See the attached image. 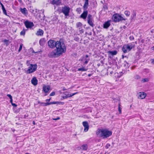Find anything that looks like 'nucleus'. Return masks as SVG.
I'll return each instance as SVG.
<instances>
[{
	"mask_svg": "<svg viewBox=\"0 0 154 154\" xmlns=\"http://www.w3.org/2000/svg\"><path fill=\"white\" fill-rule=\"evenodd\" d=\"M66 89L64 87H63V89H62V90L63 91H65L66 90Z\"/></svg>",
	"mask_w": 154,
	"mask_h": 154,
	"instance_id": "53",
	"label": "nucleus"
},
{
	"mask_svg": "<svg viewBox=\"0 0 154 154\" xmlns=\"http://www.w3.org/2000/svg\"><path fill=\"white\" fill-rule=\"evenodd\" d=\"M76 11L79 13H80L81 12V9L80 8H77L76 9Z\"/></svg>",
	"mask_w": 154,
	"mask_h": 154,
	"instance_id": "35",
	"label": "nucleus"
},
{
	"mask_svg": "<svg viewBox=\"0 0 154 154\" xmlns=\"http://www.w3.org/2000/svg\"><path fill=\"white\" fill-rule=\"evenodd\" d=\"M27 29H23V30L20 32V35H24L25 34L26 31L27 30Z\"/></svg>",
	"mask_w": 154,
	"mask_h": 154,
	"instance_id": "30",
	"label": "nucleus"
},
{
	"mask_svg": "<svg viewBox=\"0 0 154 154\" xmlns=\"http://www.w3.org/2000/svg\"><path fill=\"white\" fill-rule=\"evenodd\" d=\"M82 124L84 127V131L85 132H87L89 129V125L87 121H84L82 122Z\"/></svg>",
	"mask_w": 154,
	"mask_h": 154,
	"instance_id": "11",
	"label": "nucleus"
},
{
	"mask_svg": "<svg viewBox=\"0 0 154 154\" xmlns=\"http://www.w3.org/2000/svg\"><path fill=\"white\" fill-rule=\"evenodd\" d=\"M112 19L115 22H119L122 20H125L127 19L122 17V15H119L118 14H114L112 17Z\"/></svg>",
	"mask_w": 154,
	"mask_h": 154,
	"instance_id": "4",
	"label": "nucleus"
},
{
	"mask_svg": "<svg viewBox=\"0 0 154 154\" xmlns=\"http://www.w3.org/2000/svg\"><path fill=\"white\" fill-rule=\"evenodd\" d=\"M129 39L131 40H132L134 39V38L133 36H130L129 37Z\"/></svg>",
	"mask_w": 154,
	"mask_h": 154,
	"instance_id": "41",
	"label": "nucleus"
},
{
	"mask_svg": "<svg viewBox=\"0 0 154 154\" xmlns=\"http://www.w3.org/2000/svg\"><path fill=\"white\" fill-rule=\"evenodd\" d=\"M92 74H89L88 75V77H90L91 75H92Z\"/></svg>",
	"mask_w": 154,
	"mask_h": 154,
	"instance_id": "56",
	"label": "nucleus"
},
{
	"mask_svg": "<svg viewBox=\"0 0 154 154\" xmlns=\"http://www.w3.org/2000/svg\"><path fill=\"white\" fill-rule=\"evenodd\" d=\"M134 47V45L132 43L125 44L122 48V50L124 53H126L130 51Z\"/></svg>",
	"mask_w": 154,
	"mask_h": 154,
	"instance_id": "3",
	"label": "nucleus"
},
{
	"mask_svg": "<svg viewBox=\"0 0 154 154\" xmlns=\"http://www.w3.org/2000/svg\"><path fill=\"white\" fill-rule=\"evenodd\" d=\"M10 102L11 103V104H12L13 103V100L12 98L11 99H10Z\"/></svg>",
	"mask_w": 154,
	"mask_h": 154,
	"instance_id": "50",
	"label": "nucleus"
},
{
	"mask_svg": "<svg viewBox=\"0 0 154 154\" xmlns=\"http://www.w3.org/2000/svg\"><path fill=\"white\" fill-rule=\"evenodd\" d=\"M92 20V16L90 14H88L87 17L88 23L90 26L93 27L94 26V24L93 23Z\"/></svg>",
	"mask_w": 154,
	"mask_h": 154,
	"instance_id": "7",
	"label": "nucleus"
},
{
	"mask_svg": "<svg viewBox=\"0 0 154 154\" xmlns=\"http://www.w3.org/2000/svg\"><path fill=\"white\" fill-rule=\"evenodd\" d=\"M57 104H60L62 105H63L65 103L64 102H59L57 101Z\"/></svg>",
	"mask_w": 154,
	"mask_h": 154,
	"instance_id": "39",
	"label": "nucleus"
},
{
	"mask_svg": "<svg viewBox=\"0 0 154 154\" xmlns=\"http://www.w3.org/2000/svg\"><path fill=\"white\" fill-rule=\"evenodd\" d=\"M23 45L21 44L20 45V47L18 50V51L20 52L22 49Z\"/></svg>",
	"mask_w": 154,
	"mask_h": 154,
	"instance_id": "36",
	"label": "nucleus"
},
{
	"mask_svg": "<svg viewBox=\"0 0 154 154\" xmlns=\"http://www.w3.org/2000/svg\"><path fill=\"white\" fill-rule=\"evenodd\" d=\"M31 82L32 84H33L35 86L37 84L38 80H37L36 78L34 77H33L31 80Z\"/></svg>",
	"mask_w": 154,
	"mask_h": 154,
	"instance_id": "15",
	"label": "nucleus"
},
{
	"mask_svg": "<svg viewBox=\"0 0 154 154\" xmlns=\"http://www.w3.org/2000/svg\"><path fill=\"white\" fill-rule=\"evenodd\" d=\"M44 33L43 31L41 29H39L38 31H37L36 34L37 36H42L43 35Z\"/></svg>",
	"mask_w": 154,
	"mask_h": 154,
	"instance_id": "17",
	"label": "nucleus"
},
{
	"mask_svg": "<svg viewBox=\"0 0 154 154\" xmlns=\"http://www.w3.org/2000/svg\"><path fill=\"white\" fill-rule=\"evenodd\" d=\"M42 103L41 104V105H42L43 106H48V105H46V103H47V102L46 103H45L44 102H42Z\"/></svg>",
	"mask_w": 154,
	"mask_h": 154,
	"instance_id": "44",
	"label": "nucleus"
},
{
	"mask_svg": "<svg viewBox=\"0 0 154 154\" xmlns=\"http://www.w3.org/2000/svg\"><path fill=\"white\" fill-rule=\"evenodd\" d=\"M103 8L105 9L106 8L107 9V7L105 5L103 6Z\"/></svg>",
	"mask_w": 154,
	"mask_h": 154,
	"instance_id": "57",
	"label": "nucleus"
},
{
	"mask_svg": "<svg viewBox=\"0 0 154 154\" xmlns=\"http://www.w3.org/2000/svg\"><path fill=\"white\" fill-rule=\"evenodd\" d=\"M108 54V57L112 59L113 56L116 54L117 52L116 50L113 51H109L107 52Z\"/></svg>",
	"mask_w": 154,
	"mask_h": 154,
	"instance_id": "9",
	"label": "nucleus"
},
{
	"mask_svg": "<svg viewBox=\"0 0 154 154\" xmlns=\"http://www.w3.org/2000/svg\"><path fill=\"white\" fill-rule=\"evenodd\" d=\"M79 39V38L78 37H75L74 38V40L76 41H78Z\"/></svg>",
	"mask_w": 154,
	"mask_h": 154,
	"instance_id": "37",
	"label": "nucleus"
},
{
	"mask_svg": "<svg viewBox=\"0 0 154 154\" xmlns=\"http://www.w3.org/2000/svg\"><path fill=\"white\" fill-rule=\"evenodd\" d=\"M39 52V51H37L36 52H35L33 50L32 53H35Z\"/></svg>",
	"mask_w": 154,
	"mask_h": 154,
	"instance_id": "55",
	"label": "nucleus"
},
{
	"mask_svg": "<svg viewBox=\"0 0 154 154\" xmlns=\"http://www.w3.org/2000/svg\"><path fill=\"white\" fill-rule=\"evenodd\" d=\"M112 132L106 129H99L97 134L100 137H103V138H106L112 135Z\"/></svg>",
	"mask_w": 154,
	"mask_h": 154,
	"instance_id": "2",
	"label": "nucleus"
},
{
	"mask_svg": "<svg viewBox=\"0 0 154 154\" xmlns=\"http://www.w3.org/2000/svg\"><path fill=\"white\" fill-rule=\"evenodd\" d=\"M110 20H108L105 22L103 24V28L104 29L108 28L110 26Z\"/></svg>",
	"mask_w": 154,
	"mask_h": 154,
	"instance_id": "14",
	"label": "nucleus"
},
{
	"mask_svg": "<svg viewBox=\"0 0 154 154\" xmlns=\"http://www.w3.org/2000/svg\"><path fill=\"white\" fill-rule=\"evenodd\" d=\"M141 42L142 43H144V39H142L141 40Z\"/></svg>",
	"mask_w": 154,
	"mask_h": 154,
	"instance_id": "51",
	"label": "nucleus"
},
{
	"mask_svg": "<svg viewBox=\"0 0 154 154\" xmlns=\"http://www.w3.org/2000/svg\"><path fill=\"white\" fill-rule=\"evenodd\" d=\"M60 119V118L59 117H58L56 118H53V120H59Z\"/></svg>",
	"mask_w": 154,
	"mask_h": 154,
	"instance_id": "47",
	"label": "nucleus"
},
{
	"mask_svg": "<svg viewBox=\"0 0 154 154\" xmlns=\"http://www.w3.org/2000/svg\"><path fill=\"white\" fill-rule=\"evenodd\" d=\"M20 10L21 12L24 14L26 15L28 14L27 10L25 8H20Z\"/></svg>",
	"mask_w": 154,
	"mask_h": 154,
	"instance_id": "18",
	"label": "nucleus"
},
{
	"mask_svg": "<svg viewBox=\"0 0 154 154\" xmlns=\"http://www.w3.org/2000/svg\"><path fill=\"white\" fill-rule=\"evenodd\" d=\"M122 59H120L119 61H118V63L119 64V63H120L121 62V60H122Z\"/></svg>",
	"mask_w": 154,
	"mask_h": 154,
	"instance_id": "52",
	"label": "nucleus"
},
{
	"mask_svg": "<svg viewBox=\"0 0 154 154\" xmlns=\"http://www.w3.org/2000/svg\"><path fill=\"white\" fill-rule=\"evenodd\" d=\"M87 69H86L85 67H83L82 68H79L77 71H86L87 70Z\"/></svg>",
	"mask_w": 154,
	"mask_h": 154,
	"instance_id": "28",
	"label": "nucleus"
},
{
	"mask_svg": "<svg viewBox=\"0 0 154 154\" xmlns=\"http://www.w3.org/2000/svg\"><path fill=\"white\" fill-rule=\"evenodd\" d=\"M79 32H80V33H81V34H82V33L84 32V30L83 29H81L80 30H79Z\"/></svg>",
	"mask_w": 154,
	"mask_h": 154,
	"instance_id": "45",
	"label": "nucleus"
},
{
	"mask_svg": "<svg viewBox=\"0 0 154 154\" xmlns=\"http://www.w3.org/2000/svg\"><path fill=\"white\" fill-rule=\"evenodd\" d=\"M38 104H40L41 105V103H42V102H40V101H38Z\"/></svg>",
	"mask_w": 154,
	"mask_h": 154,
	"instance_id": "58",
	"label": "nucleus"
},
{
	"mask_svg": "<svg viewBox=\"0 0 154 154\" xmlns=\"http://www.w3.org/2000/svg\"><path fill=\"white\" fill-rule=\"evenodd\" d=\"M92 33L91 32H90L88 34V35H92Z\"/></svg>",
	"mask_w": 154,
	"mask_h": 154,
	"instance_id": "54",
	"label": "nucleus"
},
{
	"mask_svg": "<svg viewBox=\"0 0 154 154\" xmlns=\"http://www.w3.org/2000/svg\"><path fill=\"white\" fill-rule=\"evenodd\" d=\"M1 5L2 6V8L3 14L6 15L8 16L7 13V11L6 10L3 5L1 2Z\"/></svg>",
	"mask_w": 154,
	"mask_h": 154,
	"instance_id": "19",
	"label": "nucleus"
},
{
	"mask_svg": "<svg viewBox=\"0 0 154 154\" xmlns=\"http://www.w3.org/2000/svg\"><path fill=\"white\" fill-rule=\"evenodd\" d=\"M139 98L140 99H143L146 96V94L144 92H140L138 93Z\"/></svg>",
	"mask_w": 154,
	"mask_h": 154,
	"instance_id": "13",
	"label": "nucleus"
},
{
	"mask_svg": "<svg viewBox=\"0 0 154 154\" xmlns=\"http://www.w3.org/2000/svg\"><path fill=\"white\" fill-rule=\"evenodd\" d=\"M57 101H53L50 102H47L46 103V105H49L51 104H54L57 103Z\"/></svg>",
	"mask_w": 154,
	"mask_h": 154,
	"instance_id": "27",
	"label": "nucleus"
},
{
	"mask_svg": "<svg viewBox=\"0 0 154 154\" xmlns=\"http://www.w3.org/2000/svg\"><path fill=\"white\" fill-rule=\"evenodd\" d=\"M48 46L51 48H56V52L52 51L48 54L49 57H56L60 56L63 53L66 52V48L65 44L60 40L56 42L54 40L50 39L48 42Z\"/></svg>",
	"mask_w": 154,
	"mask_h": 154,
	"instance_id": "1",
	"label": "nucleus"
},
{
	"mask_svg": "<svg viewBox=\"0 0 154 154\" xmlns=\"http://www.w3.org/2000/svg\"><path fill=\"white\" fill-rule=\"evenodd\" d=\"M110 146V145L109 143H107L106 144V146H105V147L106 149H108L109 147Z\"/></svg>",
	"mask_w": 154,
	"mask_h": 154,
	"instance_id": "40",
	"label": "nucleus"
},
{
	"mask_svg": "<svg viewBox=\"0 0 154 154\" xmlns=\"http://www.w3.org/2000/svg\"><path fill=\"white\" fill-rule=\"evenodd\" d=\"M32 13H33V12L34 11V10H32L31 11H30Z\"/></svg>",
	"mask_w": 154,
	"mask_h": 154,
	"instance_id": "64",
	"label": "nucleus"
},
{
	"mask_svg": "<svg viewBox=\"0 0 154 154\" xmlns=\"http://www.w3.org/2000/svg\"><path fill=\"white\" fill-rule=\"evenodd\" d=\"M55 92L54 91H53L50 94L49 96H54L55 95Z\"/></svg>",
	"mask_w": 154,
	"mask_h": 154,
	"instance_id": "38",
	"label": "nucleus"
},
{
	"mask_svg": "<svg viewBox=\"0 0 154 154\" xmlns=\"http://www.w3.org/2000/svg\"><path fill=\"white\" fill-rule=\"evenodd\" d=\"M60 0H51V3L53 4H58L59 1Z\"/></svg>",
	"mask_w": 154,
	"mask_h": 154,
	"instance_id": "25",
	"label": "nucleus"
},
{
	"mask_svg": "<svg viewBox=\"0 0 154 154\" xmlns=\"http://www.w3.org/2000/svg\"><path fill=\"white\" fill-rule=\"evenodd\" d=\"M149 81V79L148 78L143 79L141 80V82H148Z\"/></svg>",
	"mask_w": 154,
	"mask_h": 154,
	"instance_id": "31",
	"label": "nucleus"
},
{
	"mask_svg": "<svg viewBox=\"0 0 154 154\" xmlns=\"http://www.w3.org/2000/svg\"><path fill=\"white\" fill-rule=\"evenodd\" d=\"M66 92H64L63 93V94H64L65 95H67V94H66Z\"/></svg>",
	"mask_w": 154,
	"mask_h": 154,
	"instance_id": "60",
	"label": "nucleus"
},
{
	"mask_svg": "<svg viewBox=\"0 0 154 154\" xmlns=\"http://www.w3.org/2000/svg\"><path fill=\"white\" fill-rule=\"evenodd\" d=\"M76 25L77 27H80L82 26V24L81 23L79 22L76 23Z\"/></svg>",
	"mask_w": 154,
	"mask_h": 154,
	"instance_id": "32",
	"label": "nucleus"
},
{
	"mask_svg": "<svg viewBox=\"0 0 154 154\" xmlns=\"http://www.w3.org/2000/svg\"><path fill=\"white\" fill-rule=\"evenodd\" d=\"M51 98H50L49 99H47L45 100V101L47 102H48L50 101L51 100Z\"/></svg>",
	"mask_w": 154,
	"mask_h": 154,
	"instance_id": "46",
	"label": "nucleus"
},
{
	"mask_svg": "<svg viewBox=\"0 0 154 154\" xmlns=\"http://www.w3.org/2000/svg\"><path fill=\"white\" fill-rule=\"evenodd\" d=\"M122 59H123L124 58H128V57H127V56H124L123 55H122Z\"/></svg>",
	"mask_w": 154,
	"mask_h": 154,
	"instance_id": "49",
	"label": "nucleus"
},
{
	"mask_svg": "<svg viewBox=\"0 0 154 154\" xmlns=\"http://www.w3.org/2000/svg\"><path fill=\"white\" fill-rule=\"evenodd\" d=\"M88 146L87 144H83L81 146V148L82 150H86Z\"/></svg>",
	"mask_w": 154,
	"mask_h": 154,
	"instance_id": "24",
	"label": "nucleus"
},
{
	"mask_svg": "<svg viewBox=\"0 0 154 154\" xmlns=\"http://www.w3.org/2000/svg\"><path fill=\"white\" fill-rule=\"evenodd\" d=\"M124 14L126 17H129L130 14V12L128 11H125L124 12Z\"/></svg>",
	"mask_w": 154,
	"mask_h": 154,
	"instance_id": "29",
	"label": "nucleus"
},
{
	"mask_svg": "<svg viewBox=\"0 0 154 154\" xmlns=\"http://www.w3.org/2000/svg\"><path fill=\"white\" fill-rule=\"evenodd\" d=\"M13 106H14L15 107H17V105L14 103H12V104H11Z\"/></svg>",
	"mask_w": 154,
	"mask_h": 154,
	"instance_id": "48",
	"label": "nucleus"
},
{
	"mask_svg": "<svg viewBox=\"0 0 154 154\" xmlns=\"http://www.w3.org/2000/svg\"><path fill=\"white\" fill-rule=\"evenodd\" d=\"M7 96H8V97H9L10 98V99H11L12 98V96L11 94H8L7 95Z\"/></svg>",
	"mask_w": 154,
	"mask_h": 154,
	"instance_id": "43",
	"label": "nucleus"
},
{
	"mask_svg": "<svg viewBox=\"0 0 154 154\" xmlns=\"http://www.w3.org/2000/svg\"><path fill=\"white\" fill-rule=\"evenodd\" d=\"M77 93L78 92H76L74 93L68 94L66 95V96L67 97V98L69 97H72Z\"/></svg>",
	"mask_w": 154,
	"mask_h": 154,
	"instance_id": "26",
	"label": "nucleus"
},
{
	"mask_svg": "<svg viewBox=\"0 0 154 154\" xmlns=\"http://www.w3.org/2000/svg\"><path fill=\"white\" fill-rule=\"evenodd\" d=\"M24 24L26 27L27 28H31L34 26L33 22L29 21L27 20L24 22Z\"/></svg>",
	"mask_w": 154,
	"mask_h": 154,
	"instance_id": "8",
	"label": "nucleus"
},
{
	"mask_svg": "<svg viewBox=\"0 0 154 154\" xmlns=\"http://www.w3.org/2000/svg\"><path fill=\"white\" fill-rule=\"evenodd\" d=\"M32 124L34 125H35V122L34 121H33V122H32Z\"/></svg>",
	"mask_w": 154,
	"mask_h": 154,
	"instance_id": "59",
	"label": "nucleus"
},
{
	"mask_svg": "<svg viewBox=\"0 0 154 154\" xmlns=\"http://www.w3.org/2000/svg\"><path fill=\"white\" fill-rule=\"evenodd\" d=\"M2 42L4 43V45H5L6 46H8L10 43V42L9 40L6 39H5L3 40H2Z\"/></svg>",
	"mask_w": 154,
	"mask_h": 154,
	"instance_id": "20",
	"label": "nucleus"
},
{
	"mask_svg": "<svg viewBox=\"0 0 154 154\" xmlns=\"http://www.w3.org/2000/svg\"><path fill=\"white\" fill-rule=\"evenodd\" d=\"M121 105L120 103L118 105V110L119 112V114H121L122 113V108L120 107Z\"/></svg>",
	"mask_w": 154,
	"mask_h": 154,
	"instance_id": "34",
	"label": "nucleus"
},
{
	"mask_svg": "<svg viewBox=\"0 0 154 154\" xmlns=\"http://www.w3.org/2000/svg\"><path fill=\"white\" fill-rule=\"evenodd\" d=\"M152 50H154V46L152 48Z\"/></svg>",
	"mask_w": 154,
	"mask_h": 154,
	"instance_id": "63",
	"label": "nucleus"
},
{
	"mask_svg": "<svg viewBox=\"0 0 154 154\" xmlns=\"http://www.w3.org/2000/svg\"><path fill=\"white\" fill-rule=\"evenodd\" d=\"M88 4V0H85V2L83 6L84 10H85L87 9Z\"/></svg>",
	"mask_w": 154,
	"mask_h": 154,
	"instance_id": "16",
	"label": "nucleus"
},
{
	"mask_svg": "<svg viewBox=\"0 0 154 154\" xmlns=\"http://www.w3.org/2000/svg\"><path fill=\"white\" fill-rule=\"evenodd\" d=\"M88 11L86 10H84L83 13L80 16V17L84 19H85L88 15Z\"/></svg>",
	"mask_w": 154,
	"mask_h": 154,
	"instance_id": "12",
	"label": "nucleus"
},
{
	"mask_svg": "<svg viewBox=\"0 0 154 154\" xmlns=\"http://www.w3.org/2000/svg\"><path fill=\"white\" fill-rule=\"evenodd\" d=\"M90 60V59H84V63L85 64H87L88 63V61Z\"/></svg>",
	"mask_w": 154,
	"mask_h": 154,
	"instance_id": "33",
	"label": "nucleus"
},
{
	"mask_svg": "<svg viewBox=\"0 0 154 154\" xmlns=\"http://www.w3.org/2000/svg\"><path fill=\"white\" fill-rule=\"evenodd\" d=\"M117 59V57H116V59H114L113 60V61L114 60V61H115Z\"/></svg>",
	"mask_w": 154,
	"mask_h": 154,
	"instance_id": "61",
	"label": "nucleus"
},
{
	"mask_svg": "<svg viewBox=\"0 0 154 154\" xmlns=\"http://www.w3.org/2000/svg\"><path fill=\"white\" fill-rule=\"evenodd\" d=\"M152 63H153L154 64V59L152 60Z\"/></svg>",
	"mask_w": 154,
	"mask_h": 154,
	"instance_id": "62",
	"label": "nucleus"
},
{
	"mask_svg": "<svg viewBox=\"0 0 154 154\" xmlns=\"http://www.w3.org/2000/svg\"><path fill=\"white\" fill-rule=\"evenodd\" d=\"M70 8L67 6L65 5L62 7L61 11L65 16H68L69 15Z\"/></svg>",
	"mask_w": 154,
	"mask_h": 154,
	"instance_id": "6",
	"label": "nucleus"
},
{
	"mask_svg": "<svg viewBox=\"0 0 154 154\" xmlns=\"http://www.w3.org/2000/svg\"><path fill=\"white\" fill-rule=\"evenodd\" d=\"M50 87L49 86L47 87L45 85H44L43 86L42 91L45 93L44 95V96L47 95V93H49V91L50 89Z\"/></svg>",
	"mask_w": 154,
	"mask_h": 154,
	"instance_id": "10",
	"label": "nucleus"
},
{
	"mask_svg": "<svg viewBox=\"0 0 154 154\" xmlns=\"http://www.w3.org/2000/svg\"><path fill=\"white\" fill-rule=\"evenodd\" d=\"M45 38H43L40 40L39 41V43L41 46H43L44 45L45 41Z\"/></svg>",
	"mask_w": 154,
	"mask_h": 154,
	"instance_id": "22",
	"label": "nucleus"
},
{
	"mask_svg": "<svg viewBox=\"0 0 154 154\" xmlns=\"http://www.w3.org/2000/svg\"><path fill=\"white\" fill-rule=\"evenodd\" d=\"M30 66H29V69L26 71V73L27 74H30L35 72L37 67L36 64H30Z\"/></svg>",
	"mask_w": 154,
	"mask_h": 154,
	"instance_id": "5",
	"label": "nucleus"
},
{
	"mask_svg": "<svg viewBox=\"0 0 154 154\" xmlns=\"http://www.w3.org/2000/svg\"><path fill=\"white\" fill-rule=\"evenodd\" d=\"M136 11H135L133 10V13L132 14V16L131 17V20H132L134 18H135L136 17Z\"/></svg>",
	"mask_w": 154,
	"mask_h": 154,
	"instance_id": "23",
	"label": "nucleus"
},
{
	"mask_svg": "<svg viewBox=\"0 0 154 154\" xmlns=\"http://www.w3.org/2000/svg\"><path fill=\"white\" fill-rule=\"evenodd\" d=\"M85 59H89L88 55L87 54L85 56H83L79 60V61H83Z\"/></svg>",
	"mask_w": 154,
	"mask_h": 154,
	"instance_id": "21",
	"label": "nucleus"
},
{
	"mask_svg": "<svg viewBox=\"0 0 154 154\" xmlns=\"http://www.w3.org/2000/svg\"><path fill=\"white\" fill-rule=\"evenodd\" d=\"M62 97L63 98V99H62V98L61 99V100H62L63 99H66L67 98V97L66 96V95L63 96Z\"/></svg>",
	"mask_w": 154,
	"mask_h": 154,
	"instance_id": "42",
	"label": "nucleus"
}]
</instances>
